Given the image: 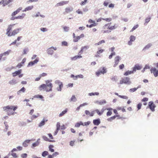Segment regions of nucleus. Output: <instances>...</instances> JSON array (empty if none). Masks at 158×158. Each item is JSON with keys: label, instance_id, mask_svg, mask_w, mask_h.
<instances>
[{"label": "nucleus", "instance_id": "4d7b16f0", "mask_svg": "<svg viewBox=\"0 0 158 158\" xmlns=\"http://www.w3.org/2000/svg\"><path fill=\"white\" fill-rule=\"evenodd\" d=\"M111 79L113 81H116L117 80V77L115 76L113 77L112 78H111Z\"/></svg>", "mask_w": 158, "mask_h": 158}, {"label": "nucleus", "instance_id": "09e8293b", "mask_svg": "<svg viewBox=\"0 0 158 158\" xmlns=\"http://www.w3.org/2000/svg\"><path fill=\"white\" fill-rule=\"evenodd\" d=\"M87 0H84V1H82L80 3L81 6L85 5L87 2Z\"/></svg>", "mask_w": 158, "mask_h": 158}, {"label": "nucleus", "instance_id": "a211bd4d", "mask_svg": "<svg viewBox=\"0 0 158 158\" xmlns=\"http://www.w3.org/2000/svg\"><path fill=\"white\" fill-rule=\"evenodd\" d=\"M93 123L94 125H98L101 123L100 120L99 118L94 120Z\"/></svg>", "mask_w": 158, "mask_h": 158}, {"label": "nucleus", "instance_id": "b1692460", "mask_svg": "<svg viewBox=\"0 0 158 158\" xmlns=\"http://www.w3.org/2000/svg\"><path fill=\"white\" fill-rule=\"evenodd\" d=\"M26 16V14L25 13H23L21 15H19L18 16L15 17L16 19H22L24 18Z\"/></svg>", "mask_w": 158, "mask_h": 158}, {"label": "nucleus", "instance_id": "1a4fd4ad", "mask_svg": "<svg viewBox=\"0 0 158 158\" xmlns=\"http://www.w3.org/2000/svg\"><path fill=\"white\" fill-rule=\"evenodd\" d=\"M55 83L59 86V87L57 88V90L59 91H61V88L63 87L62 83L60 82L59 80H57L55 81Z\"/></svg>", "mask_w": 158, "mask_h": 158}, {"label": "nucleus", "instance_id": "6e6552de", "mask_svg": "<svg viewBox=\"0 0 158 158\" xmlns=\"http://www.w3.org/2000/svg\"><path fill=\"white\" fill-rule=\"evenodd\" d=\"M148 106L152 111L154 112L155 111V108L156 107V106L153 102L151 101L149 102Z\"/></svg>", "mask_w": 158, "mask_h": 158}, {"label": "nucleus", "instance_id": "412c9836", "mask_svg": "<svg viewBox=\"0 0 158 158\" xmlns=\"http://www.w3.org/2000/svg\"><path fill=\"white\" fill-rule=\"evenodd\" d=\"M73 10V8L72 7H67L65 9V13H68L70 12Z\"/></svg>", "mask_w": 158, "mask_h": 158}, {"label": "nucleus", "instance_id": "603ef678", "mask_svg": "<svg viewBox=\"0 0 158 158\" xmlns=\"http://www.w3.org/2000/svg\"><path fill=\"white\" fill-rule=\"evenodd\" d=\"M39 143L38 142H35L33 143L32 146L33 147H35L39 145Z\"/></svg>", "mask_w": 158, "mask_h": 158}, {"label": "nucleus", "instance_id": "052dcab7", "mask_svg": "<svg viewBox=\"0 0 158 158\" xmlns=\"http://www.w3.org/2000/svg\"><path fill=\"white\" fill-rule=\"evenodd\" d=\"M27 154L26 153H24L21 155V157L23 158H26L27 157Z\"/></svg>", "mask_w": 158, "mask_h": 158}, {"label": "nucleus", "instance_id": "aec40b11", "mask_svg": "<svg viewBox=\"0 0 158 158\" xmlns=\"http://www.w3.org/2000/svg\"><path fill=\"white\" fill-rule=\"evenodd\" d=\"M22 72L21 69H19L17 71H16L15 72H14L12 73L13 76V77H15L17 75H19Z\"/></svg>", "mask_w": 158, "mask_h": 158}, {"label": "nucleus", "instance_id": "13d9d810", "mask_svg": "<svg viewBox=\"0 0 158 158\" xmlns=\"http://www.w3.org/2000/svg\"><path fill=\"white\" fill-rule=\"evenodd\" d=\"M142 104L141 103H139L137 105V108L138 110H139L141 108Z\"/></svg>", "mask_w": 158, "mask_h": 158}, {"label": "nucleus", "instance_id": "49530a36", "mask_svg": "<svg viewBox=\"0 0 158 158\" xmlns=\"http://www.w3.org/2000/svg\"><path fill=\"white\" fill-rule=\"evenodd\" d=\"M102 19L103 20H105L107 22H110L112 20V19L111 18H107L106 19L102 18Z\"/></svg>", "mask_w": 158, "mask_h": 158}, {"label": "nucleus", "instance_id": "a18cd8bd", "mask_svg": "<svg viewBox=\"0 0 158 158\" xmlns=\"http://www.w3.org/2000/svg\"><path fill=\"white\" fill-rule=\"evenodd\" d=\"M138 26H139V25L138 24L136 25L135 26H134V27H133V28L131 30L130 32L133 31L134 30L136 29L137 28H138Z\"/></svg>", "mask_w": 158, "mask_h": 158}, {"label": "nucleus", "instance_id": "0eeeda50", "mask_svg": "<svg viewBox=\"0 0 158 158\" xmlns=\"http://www.w3.org/2000/svg\"><path fill=\"white\" fill-rule=\"evenodd\" d=\"M150 71L152 73L155 77L158 76V70L155 67L152 68L150 69Z\"/></svg>", "mask_w": 158, "mask_h": 158}, {"label": "nucleus", "instance_id": "f704fd0d", "mask_svg": "<svg viewBox=\"0 0 158 158\" xmlns=\"http://www.w3.org/2000/svg\"><path fill=\"white\" fill-rule=\"evenodd\" d=\"M47 120H45L44 119H43V120L39 124V126L41 127L43 126L45 124V122H47Z\"/></svg>", "mask_w": 158, "mask_h": 158}, {"label": "nucleus", "instance_id": "6ab92c4d", "mask_svg": "<svg viewBox=\"0 0 158 158\" xmlns=\"http://www.w3.org/2000/svg\"><path fill=\"white\" fill-rule=\"evenodd\" d=\"M105 110V109H102L100 112L99 110L96 109L94 111H95L98 115H101L103 113Z\"/></svg>", "mask_w": 158, "mask_h": 158}, {"label": "nucleus", "instance_id": "f8f14e48", "mask_svg": "<svg viewBox=\"0 0 158 158\" xmlns=\"http://www.w3.org/2000/svg\"><path fill=\"white\" fill-rule=\"evenodd\" d=\"M11 52V50H9L2 53L1 54H0V60H1L3 56H7Z\"/></svg>", "mask_w": 158, "mask_h": 158}, {"label": "nucleus", "instance_id": "e433bc0d", "mask_svg": "<svg viewBox=\"0 0 158 158\" xmlns=\"http://www.w3.org/2000/svg\"><path fill=\"white\" fill-rule=\"evenodd\" d=\"M53 146L52 145H50L49 146V150L51 152H54V149H53Z\"/></svg>", "mask_w": 158, "mask_h": 158}, {"label": "nucleus", "instance_id": "2f4dec72", "mask_svg": "<svg viewBox=\"0 0 158 158\" xmlns=\"http://www.w3.org/2000/svg\"><path fill=\"white\" fill-rule=\"evenodd\" d=\"M89 48V47L88 46H84V47H82L81 49V51L79 52V53H81L82 51L84 49H87Z\"/></svg>", "mask_w": 158, "mask_h": 158}, {"label": "nucleus", "instance_id": "4468645a", "mask_svg": "<svg viewBox=\"0 0 158 158\" xmlns=\"http://www.w3.org/2000/svg\"><path fill=\"white\" fill-rule=\"evenodd\" d=\"M142 67L138 64H136L135 65L133 69V72H135L137 70H139L141 69Z\"/></svg>", "mask_w": 158, "mask_h": 158}, {"label": "nucleus", "instance_id": "f3484780", "mask_svg": "<svg viewBox=\"0 0 158 158\" xmlns=\"http://www.w3.org/2000/svg\"><path fill=\"white\" fill-rule=\"evenodd\" d=\"M130 40L128 42V44L131 45L132 44V42L134 41L135 39V37L133 35H131L130 36Z\"/></svg>", "mask_w": 158, "mask_h": 158}, {"label": "nucleus", "instance_id": "bb28decb", "mask_svg": "<svg viewBox=\"0 0 158 158\" xmlns=\"http://www.w3.org/2000/svg\"><path fill=\"white\" fill-rule=\"evenodd\" d=\"M97 103L98 104L102 105L105 104L106 103V102L105 100H103L100 101H97Z\"/></svg>", "mask_w": 158, "mask_h": 158}, {"label": "nucleus", "instance_id": "338daca9", "mask_svg": "<svg viewBox=\"0 0 158 158\" xmlns=\"http://www.w3.org/2000/svg\"><path fill=\"white\" fill-rule=\"evenodd\" d=\"M68 43L66 41H63L62 42V45L67 46Z\"/></svg>", "mask_w": 158, "mask_h": 158}, {"label": "nucleus", "instance_id": "4c0bfd02", "mask_svg": "<svg viewBox=\"0 0 158 158\" xmlns=\"http://www.w3.org/2000/svg\"><path fill=\"white\" fill-rule=\"evenodd\" d=\"M115 119V116H113L112 117H111L108 118L107 119V121L109 122H112L113 120H114Z\"/></svg>", "mask_w": 158, "mask_h": 158}, {"label": "nucleus", "instance_id": "0e129e2a", "mask_svg": "<svg viewBox=\"0 0 158 158\" xmlns=\"http://www.w3.org/2000/svg\"><path fill=\"white\" fill-rule=\"evenodd\" d=\"M119 67L120 69H122L124 68V66L123 64H122L119 65Z\"/></svg>", "mask_w": 158, "mask_h": 158}, {"label": "nucleus", "instance_id": "ea45409f", "mask_svg": "<svg viewBox=\"0 0 158 158\" xmlns=\"http://www.w3.org/2000/svg\"><path fill=\"white\" fill-rule=\"evenodd\" d=\"M71 101L73 102H76L77 101V99L75 95H73L71 98Z\"/></svg>", "mask_w": 158, "mask_h": 158}, {"label": "nucleus", "instance_id": "ddd939ff", "mask_svg": "<svg viewBox=\"0 0 158 158\" xmlns=\"http://www.w3.org/2000/svg\"><path fill=\"white\" fill-rule=\"evenodd\" d=\"M69 2V1H61L60 2L57 3L55 5L56 7H58L59 6H63L64 5L67 4Z\"/></svg>", "mask_w": 158, "mask_h": 158}, {"label": "nucleus", "instance_id": "8fccbe9b", "mask_svg": "<svg viewBox=\"0 0 158 158\" xmlns=\"http://www.w3.org/2000/svg\"><path fill=\"white\" fill-rule=\"evenodd\" d=\"M23 9V8L22 7H19L15 11L18 14Z\"/></svg>", "mask_w": 158, "mask_h": 158}, {"label": "nucleus", "instance_id": "dca6fc26", "mask_svg": "<svg viewBox=\"0 0 158 158\" xmlns=\"http://www.w3.org/2000/svg\"><path fill=\"white\" fill-rule=\"evenodd\" d=\"M94 111H93L90 112L89 110H86L85 111V114L87 115H89L90 117L94 116Z\"/></svg>", "mask_w": 158, "mask_h": 158}, {"label": "nucleus", "instance_id": "bf43d9fd", "mask_svg": "<svg viewBox=\"0 0 158 158\" xmlns=\"http://www.w3.org/2000/svg\"><path fill=\"white\" fill-rule=\"evenodd\" d=\"M75 142V141H71L69 143L70 145L73 146L74 145Z\"/></svg>", "mask_w": 158, "mask_h": 158}, {"label": "nucleus", "instance_id": "c85d7f7f", "mask_svg": "<svg viewBox=\"0 0 158 158\" xmlns=\"http://www.w3.org/2000/svg\"><path fill=\"white\" fill-rule=\"evenodd\" d=\"M30 140H27L24 142L23 143V146L24 147H27L28 146V144L29 143Z\"/></svg>", "mask_w": 158, "mask_h": 158}, {"label": "nucleus", "instance_id": "393cba45", "mask_svg": "<svg viewBox=\"0 0 158 158\" xmlns=\"http://www.w3.org/2000/svg\"><path fill=\"white\" fill-rule=\"evenodd\" d=\"M82 56L80 55L75 56H74L71 57V59L72 60H75L78 59L82 58Z\"/></svg>", "mask_w": 158, "mask_h": 158}, {"label": "nucleus", "instance_id": "c756f323", "mask_svg": "<svg viewBox=\"0 0 158 158\" xmlns=\"http://www.w3.org/2000/svg\"><path fill=\"white\" fill-rule=\"evenodd\" d=\"M140 87H141V86L140 85H139L136 88H133L131 89H130V92H134L137 89H138V88H140Z\"/></svg>", "mask_w": 158, "mask_h": 158}, {"label": "nucleus", "instance_id": "de8ad7c7", "mask_svg": "<svg viewBox=\"0 0 158 158\" xmlns=\"http://www.w3.org/2000/svg\"><path fill=\"white\" fill-rule=\"evenodd\" d=\"M28 51V49L27 48H25L23 49V54H26L27 53V52Z\"/></svg>", "mask_w": 158, "mask_h": 158}, {"label": "nucleus", "instance_id": "79ce46f5", "mask_svg": "<svg viewBox=\"0 0 158 158\" xmlns=\"http://www.w3.org/2000/svg\"><path fill=\"white\" fill-rule=\"evenodd\" d=\"M152 44H148L145 46V47L143 48V49H148L150 48L152 46Z\"/></svg>", "mask_w": 158, "mask_h": 158}, {"label": "nucleus", "instance_id": "3c124183", "mask_svg": "<svg viewBox=\"0 0 158 158\" xmlns=\"http://www.w3.org/2000/svg\"><path fill=\"white\" fill-rule=\"evenodd\" d=\"M91 123V122L89 121H88L87 122H85L84 123V126H87L89 125Z\"/></svg>", "mask_w": 158, "mask_h": 158}, {"label": "nucleus", "instance_id": "c03bdc74", "mask_svg": "<svg viewBox=\"0 0 158 158\" xmlns=\"http://www.w3.org/2000/svg\"><path fill=\"white\" fill-rule=\"evenodd\" d=\"M80 39L79 36H77L75 37L74 39H73V41L75 42H77Z\"/></svg>", "mask_w": 158, "mask_h": 158}, {"label": "nucleus", "instance_id": "9d476101", "mask_svg": "<svg viewBox=\"0 0 158 158\" xmlns=\"http://www.w3.org/2000/svg\"><path fill=\"white\" fill-rule=\"evenodd\" d=\"M13 0H8V1L7 0H2L0 2V5L2 4L3 6H4L11 2Z\"/></svg>", "mask_w": 158, "mask_h": 158}, {"label": "nucleus", "instance_id": "cd10ccee", "mask_svg": "<svg viewBox=\"0 0 158 158\" xmlns=\"http://www.w3.org/2000/svg\"><path fill=\"white\" fill-rule=\"evenodd\" d=\"M68 110V109L67 108H66L65 110L63 111L62 112H61L59 115V117H61L64 115L67 112Z\"/></svg>", "mask_w": 158, "mask_h": 158}, {"label": "nucleus", "instance_id": "58836bf2", "mask_svg": "<svg viewBox=\"0 0 158 158\" xmlns=\"http://www.w3.org/2000/svg\"><path fill=\"white\" fill-rule=\"evenodd\" d=\"M48 155V151H44L42 153V156L43 157H45Z\"/></svg>", "mask_w": 158, "mask_h": 158}, {"label": "nucleus", "instance_id": "a878e982", "mask_svg": "<svg viewBox=\"0 0 158 158\" xmlns=\"http://www.w3.org/2000/svg\"><path fill=\"white\" fill-rule=\"evenodd\" d=\"M43 138L46 141H49L50 142H54L55 141V140H52L49 139L47 138V137L45 136H43Z\"/></svg>", "mask_w": 158, "mask_h": 158}, {"label": "nucleus", "instance_id": "473e14b6", "mask_svg": "<svg viewBox=\"0 0 158 158\" xmlns=\"http://www.w3.org/2000/svg\"><path fill=\"white\" fill-rule=\"evenodd\" d=\"M16 80L15 79H13L9 81V83L10 85H14L16 83Z\"/></svg>", "mask_w": 158, "mask_h": 158}, {"label": "nucleus", "instance_id": "e2e57ef3", "mask_svg": "<svg viewBox=\"0 0 158 158\" xmlns=\"http://www.w3.org/2000/svg\"><path fill=\"white\" fill-rule=\"evenodd\" d=\"M60 124L59 123H57L56 124V129L57 130H59L60 129Z\"/></svg>", "mask_w": 158, "mask_h": 158}, {"label": "nucleus", "instance_id": "20e7f679", "mask_svg": "<svg viewBox=\"0 0 158 158\" xmlns=\"http://www.w3.org/2000/svg\"><path fill=\"white\" fill-rule=\"evenodd\" d=\"M46 87L45 88V91L46 92L52 91L53 87L52 84L48 80L46 81Z\"/></svg>", "mask_w": 158, "mask_h": 158}, {"label": "nucleus", "instance_id": "423d86ee", "mask_svg": "<svg viewBox=\"0 0 158 158\" xmlns=\"http://www.w3.org/2000/svg\"><path fill=\"white\" fill-rule=\"evenodd\" d=\"M106 69L104 67L101 68L96 73V74L97 76H99L101 74H104L106 73Z\"/></svg>", "mask_w": 158, "mask_h": 158}, {"label": "nucleus", "instance_id": "f257e3e1", "mask_svg": "<svg viewBox=\"0 0 158 158\" xmlns=\"http://www.w3.org/2000/svg\"><path fill=\"white\" fill-rule=\"evenodd\" d=\"M15 24H11L8 26V28L6 30V35L8 36H14L19 33V31L21 30L20 28H17L13 30L12 32L13 27L15 25Z\"/></svg>", "mask_w": 158, "mask_h": 158}, {"label": "nucleus", "instance_id": "69168bd1", "mask_svg": "<svg viewBox=\"0 0 158 158\" xmlns=\"http://www.w3.org/2000/svg\"><path fill=\"white\" fill-rule=\"evenodd\" d=\"M76 12L78 14H83V12L82 11H81V10H80V9H78V10H77L76 11Z\"/></svg>", "mask_w": 158, "mask_h": 158}, {"label": "nucleus", "instance_id": "7ed1b4c3", "mask_svg": "<svg viewBox=\"0 0 158 158\" xmlns=\"http://www.w3.org/2000/svg\"><path fill=\"white\" fill-rule=\"evenodd\" d=\"M18 108L17 106H4L3 107V110L7 112L9 110H13V111H15Z\"/></svg>", "mask_w": 158, "mask_h": 158}, {"label": "nucleus", "instance_id": "a19ab883", "mask_svg": "<svg viewBox=\"0 0 158 158\" xmlns=\"http://www.w3.org/2000/svg\"><path fill=\"white\" fill-rule=\"evenodd\" d=\"M99 49L97 52L98 54L101 53L104 51V49H101L100 48H99Z\"/></svg>", "mask_w": 158, "mask_h": 158}, {"label": "nucleus", "instance_id": "774afa93", "mask_svg": "<svg viewBox=\"0 0 158 158\" xmlns=\"http://www.w3.org/2000/svg\"><path fill=\"white\" fill-rule=\"evenodd\" d=\"M150 19H151L150 18H146L145 20V23H148V22H149L150 21Z\"/></svg>", "mask_w": 158, "mask_h": 158}, {"label": "nucleus", "instance_id": "2eb2a0df", "mask_svg": "<svg viewBox=\"0 0 158 158\" xmlns=\"http://www.w3.org/2000/svg\"><path fill=\"white\" fill-rule=\"evenodd\" d=\"M120 60V57L118 56H116L114 59L115 64L114 65V67H115L118 64Z\"/></svg>", "mask_w": 158, "mask_h": 158}, {"label": "nucleus", "instance_id": "864d4df0", "mask_svg": "<svg viewBox=\"0 0 158 158\" xmlns=\"http://www.w3.org/2000/svg\"><path fill=\"white\" fill-rule=\"evenodd\" d=\"M115 55V52H113L111 53L110 55L109 56V59H111L112 56H114Z\"/></svg>", "mask_w": 158, "mask_h": 158}, {"label": "nucleus", "instance_id": "7c9ffc66", "mask_svg": "<svg viewBox=\"0 0 158 158\" xmlns=\"http://www.w3.org/2000/svg\"><path fill=\"white\" fill-rule=\"evenodd\" d=\"M25 89L24 87H23L20 90H19L17 92V94H20V93L22 92L23 93H24L25 92Z\"/></svg>", "mask_w": 158, "mask_h": 158}, {"label": "nucleus", "instance_id": "6e6d98bb", "mask_svg": "<svg viewBox=\"0 0 158 158\" xmlns=\"http://www.w3.org/2000/svg\"><path fill=\"white\" fill-rule=\"evenodd\" d=\"M118 97L124 99H127L128 98V97L126 96L119 95V96H118Z\"/></svg>", "mask_w": 158, "mask_h": 158}, {"label": "nucleus", "instance_id": "9b49d317", "mask_svg": "<svg viewBox=\"0 0 158 158\" xmlns=\"http://www.w3.org/2000/svg\"><path fill=\"white\" fill-rule=\"evenodd\" d=\"M53 49L54 50H56L57 49L56 47H51V48H48L47 50V53L49 55H52L53 54L54 51Z\"/></svg>", "mask_w": 158, "mask_h": 158}, {"label": "nucleus", "instance_id": "72a5a7b5", "mask_svg": "<svg viewBox=\"0 0 158 158\" xmlns=\"http://www.w3.org/2000/svg\"><path fill=\"white\" fill-rule=\"evenodd\" d=\"M133 73L134 72L133 70L132 71H127L124 73V75L125 76H127L128 75L131 74Z\"/></svg>", "mask_w": 158, "mask_h": 158}, {"label": "nucleus", "instance_id": "680f3d73", "mask_svg": "<svg viewBox=\"0 0 158 158\" xmlns=\"http://www.w3.org/2000/svg\"><path fill=\"white\" fill-rule=\"evenodd\" d=\"M112 114L111 111H108L106 113V115L108 116H110Z\"/></svg>", "mask_w": 158, "mask_h": 158}, {"label": "nucleus", "instance_id": "c9c22d12", "mask_svg": "<svg viewBox=\"0 0 158 158\" xmlns=\"http://www.w3.org/2000/svg\"><path fill=\"white\" fill-rule=\"evenodd\" d=\"M105 41L104 40H102L99 41L98 43L95 44V45H98L100 44H102L104 43H105Z\"/></svg>", "mask_w": 158, "mask_h": 158}, {"label": "nucleus", "instance_id": "5fc2aeb1", "mask_svg": "<svg viewBox=\"0 0 158 158\" xmlns=\"http://www.w3.org/2000/svg\"><path fill=\"white\" fill-rule=\"evenodd\" d=\"M39 115V114H37V115H33L31 117V119H33L36 118Z\"/></svg>", "mask_w": 158, "mask_h": 158}, {"label": "nucleus", "instance_id": "39448f33", "mask_svg": "<svg viewBox=\"0 0 158 158\" xmlns=\"http://www.w3.org/2000/svg\"><path fill=\"white\" fill-rule=\"evenodd\" d=\"M131 83V82L130 81V78L128 77H125L122 78L120 81L119 82V83L120 84H122L123 83L129 84Z\"/></svg>", "mask_w": 158, "mask_h": 158}, {"label": "nucleus", "instance_id": "5701e85b", "mask_svg": "<svg viewBox=\"0 0 158 158\" xmlns=\"http://www.w3.org/2000/svg\"><path fill=\"white\" fill-rule=\"evenodd\" d=\"M46 84H43L40 85L39 87V89L40 91H41L43 89H44L45 90V88H46Z\"/></svg>", "mask_w": 158, "mask_h": 158}, {"label": "nucleus", "instance_id": "f03ea898", "mask_svg": "<svg viewBox=\"0 0 158 158\" xmlns=\"http://www.w3.org/2000/svg\"><path fill=\"white\" fill-rule=\"evenodd\" d=\"M111 23H110L104 25L103 27V30L102 31V32L103 33H109L110 32V30H113L117 28L116 25L111 26Z\"/></svg>", "mask_w": 158, "mask_h": 158}, {"label": "nucleus", "instance_id": "37998d69", "mask_svg": "<svg viewBox=\"0 0 158 158\" xmlns=\"http://www.w3.org/2000/svg\"><path fill=\"white\" fill-rule=\"evenodd\" d=\"M63 28L64 29V30L65 31H68L69 29V27L67 26H64L63 27Z\"/></svg>", "mask_w": 158, "mask_h": 158}, {"label": "nucleus", "instance_id": "4be33fe9", "mask_svg": "<svg viewBox=\"0 0 158 158\" xmlns=\"http://www.w3.org/2000/svg\"><path fill=\"white\" fill-rule=\"evenodd\" d=\"M33 8V6H30L26 7L22 11L23 12H26L27 11H29L31 10Z\"/></svg>", "mask_w": 158, "mask_h": 158}]
</instances>
